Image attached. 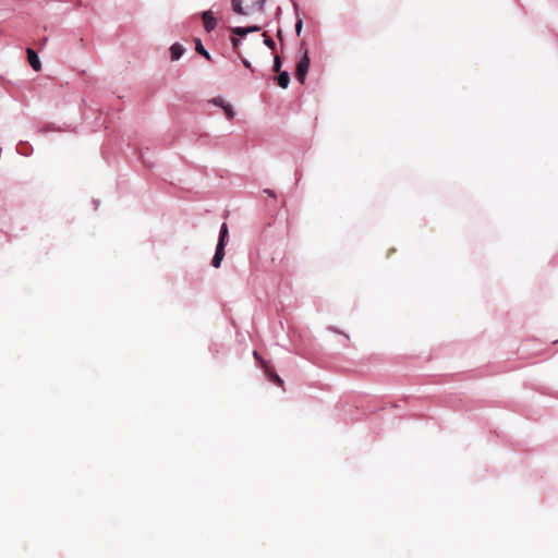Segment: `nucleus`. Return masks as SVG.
<instances>
[{
	"label": "nucleus",
	"mask_w": 558,
	"mask_h": 558,
	"mask_svg": "<svg viewBox=\"0 0 558 558\" xmlns=\"http://www.w3.org/2000/svg\"><path fill=\"white\" fill-rule=\"evenodd\" d=\"M280 68H281V60H280V57H279V56H276V57H275V61H274V71H275V72H279V71H280Z\"/></svg>",
	"instance_id": "obj_13"
},
{
	"label": "nucleus",
	"mask_w": 558,
	"mask_h": 558,
	"mask_svg": "<svg viewBox=\"0 0 558 558\" xmlns=\"http://www.w3.org/2000/svg\"><path fill=\"white\" fill-rule=\"evenodd\" d=\"M254 357L260 363L262 367L265 369L266 374L269 376L270 380H272L278 386L283 385V380L275 373H272L269 367L267 366L266 362L259 356V354L254 351L253 353Z\"/></svg>",
	"instance_id": "obj_3"
},
{
	"label": "nucleus",
	"mask_w": 558,
	"mask_h": 558,
	"mask_svg": "<svg viewBox=\"0 0 558 558\" xmlns=\"http://www.w3.org/2000/svg\"><path fill=\"white\" fill-rule=\"evenodd\" d=\"M266 0H231L234 13L243 16H252L264 11Z\"/></svg>",
	"instance_id": "obj_1"
},
{
	"label": "nucleus",
	"mask_w": 558,
	"mask_h": 558,
	"mask_svg": "<svg viewBox=\"0 0 558 558\" xmlns=\"http://www.w3.org/2000/svg\"><path fill=\"white\" fill-rule=\"evenodd\" d=\"M277 81H278V85L281 88H287L289 86V83H290L289 73L288 72H280L278 77H277Z\"/></svg>",
	"instance_id": "obj_10"
},
{
	"label": "nucleus",
	"mask_w": 558,
	"mask_h": 558,
	"mask_svg": "<svg viewBox=\"0 0 558 558\" xmlns=\"http://www.w3.org/2000/svg\"><path fill=\"white\" fill-rule=\"evenodd\" d=\"M302 26H303V22H302V20H299V21L296 22V24H295V32H296V34H298V35H300V34H301Z\"/></svg>",
	"instance_id": "obj_15"
},
{
	"label": "nucleus",
	"mask_w": 558,
	"mask_h": 558,
	"mask_svg": "<svg viewBox=\"0 0 558 558\" xmlns=\"http://www.w3.org/2000/svg\"><path fill=\"white\" fill-rule=\"evenodd\" d=\"M195 50L202 54L203 57H205L207 60H210V54L209 52L204 48L201 39H195Z\"/></svg>",
	"instance_id": "obj_11"
},
{
	"label": "nucleus",
	"mask_w": 558,
	"mask_h": 558,
	"mask_svg": "<svg viewBox=\"0 0 558 558\" xmlns=\"http://www.w3.org/2000/svg\"><path fill=\"white\" fill-rule=\"evenodd\" d=\"M223 257H225V247H222V244H217L216 253H215V256L211 262L213 266L215 268L220 267Z\"/></svg>",
	"instance_id": "obj_8"
},
{
	"label": "nucleus",
	"mask_w": 558,
	"mask_h": 558,
	"mask_svg": "<svg viewBox=\"0 0 558 558\" xmlns=\"http://www.w3.org/2000/svg\"><path fill=\"white\" fill-rule=\"evenodd\" d=\"M264 37H265V44L270 48V49H274L275 48V41L268 37L266 34H264Z\"/></svg>",
	"instance_id": "obj_14"
},
{
	"label": "nucleus",
	"mask_w": 558,
	"mask_h": 558,
	"mask_svg": "<svg viewBox=\"0 0 558 558\" xmlns=\"http://www.w3.org/2000/svg\"><path fill=\"white\" fill-rule=\"evenodd\" d=\"M202 20L206 32H211L217 26V20L211 11H205L202 13Z\"/></svg>",
	"instance_id": "obj_5"
},
{
	"label": "nucleus",
	"mask_w": 558,
	"mask_h": 558,
	"mask_svg": "<svg viewBox=\"0 0 558 558\" xmlns=\"http://www.w3.org/2000/svg\"><path fill=\"white\" fill-rule=\"evenodd\" d=\"M259 29H260V27H259V26H256V25H254V26H248V27H240V26H238V27H233V28H231V32H232L234 35H236V36L243 37V36H245V35H246V34H248V33L258 32Z\"/></svg>",
	"instance_id": "obj_7"
},
{
	"label": "nucleus",
	"mask_w": 558,
	"mask_h": 558,
	"mask_svg": "<svg viewBox=\"0 0 558 558\" xmlns=\"http://www.w3.org/2000/svg\"><path fill=\"white\" fill-rule=\"evenodd\" d=\"M242 63L246 69H252L251 62L244 58H242Z\"/></svg>",
	"instance_id": "obj_17"
},
{
	"label": "nucleus",
	"mask_w": 558,
	"mask_h": 558,
	"mask_svg": "<svg viewBox=\"0 0 558 558\" xmlns=\"http://www.w3.org/2000/svg\"><path fill=\"white\" fill-rule=\"evenodd\" d=\"M183 51H184V49L180 44H173L170 47L171 60L172 61L179 60L181 58V56L183 54Z\"/></svg>",
	"instance_id": "obj_9"
},
{
	"label": "nucleus",
	"mask_w": 558,
	"mask_h": 558,
	"mask_svg": "<svg viewBox=\"0 0 558 558\" xmlns=\"http://www.w3.org/2000/svg\"><path fill=\"white\" fill-rule=\"evenodd\" d=\"M310 66V57L307 50L304 51L303 57L296 64L295 76L300 83H304L306 73Z\"/></svg>",
	"instance_id": "obj_2"
},
{
	"label": "nucleus",
	"mask_w": 558,
	"mask_h": 558,
	"mask_svg": "<svg viewBox=\"0 0 558 558\" xmlns=\"http://www.w3.org/2000/svg\"><path fill=\"white\" fill-rule=\"evenodd\" d=\"M26 52H27L28 62H29L31 66L33 68V70L39 71L41 69V63L39 61L37 53L32 48H27Z\"/></svg>",
	"instance_id": "obj_6"
},
{
	"label": "nucleus",
	"mask_w": 558,
	"mask_h": 558,
	"mask_svg": "<svg viewBox=\"0 0 558 558\" xmlns=\"http://www.w3.org/2000/svg\"><path fill=\"white\" fill-rule=\"evenodd\" d=\"M264 193L268 194L270 197H274V198L276 197V193L271 190H268V189L264 190Z\"/></svg>",
	"instance_id": "obj_18"
},
{
	"label": "nucleus",
	"mask_w": 558,
	"mask_h": 558,
	"mask_svg": "<svg viewBox=\"0 0 558 558\" xmlns=\"http://www.w3.org/2000/svg\"><path fill=\"white\" fill-rule=\"evenodd\" d=\"M211 102H213L215 106H218V107L222 108V110H223V112H225V114H226L227 119H229V120L233 119V117H234V110H233V108H232V106H231L230 104H228V102H226V101H225V99H223V98H221V97L214 98V99L211 100Z\"/></svg>",
	"instance_id": "obj_4"
},
{
	"label": "nucleus",
	"mask_w": 558,
	"mask_h": 558,
	"mask_svg": "<svg viewBox=\"0 0 558 558\" xmlns=\"http://www.w3.org/2000/svg\"><path fill=\"white\" fill-rule=\"evenodd\" d=\"M228 226L226 223H222L221 226V229H220V235H219V241H218V244H222V247H225L226 245V238L228 236Z\"/></svg>",
	"instance_id": "obj_12"
},
{
	"label": "nucleus",
	"mask_w": 558,
	"mask_h": 558,
	"mask_svg": "<svg viewBox=\"0 0 558 558\" xmlns=\"http://www.w3.org/2000/svg\"><path fill=\"white\" fill-rule=\"evenodd\" d=\"M231 44H232L233 49H238V47L240 45V39H238L236 37H231Z\"/></svg>",
	"instance_id": "obj_16"
}]
</instances>
